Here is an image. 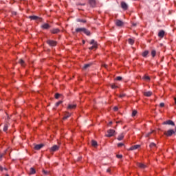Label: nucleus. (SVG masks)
I'll list each match as a JSON object with an SVG mask.
<instances>
[{"mask_svg":"<svg viewBox=\"0 0 176 176\" xmlns=\"http://www.w3.org/2000/svg\"><path fill=\"white\" fill-rule=\"evenodd\" d=\"M89 44L93 45L89 48L90 50H93L94 49H97V47H98V44L97 43V41H94V39L91 40Z\"/></svg>","mask_w":176,"mask_h":176,"instance_id":"nucleus-1","label":"nucleus"},{"mask_svg":"<svg viewBox=\"0 0 176 176\" xmlns=\"http://www.w3.org/2000/svg\"><path fill=\"white\" fill-rule=\"evenodd\" d=\"M173 134H175V131L173 129H169L164 132V135H166V137H171Z\"/></svg>","mask_w":176,"mask_h":176,"instance_id":"nucleus-2","label":"nucleus"},{"mask_svg":"<svg viewBox=\"0 0 176 176\" xmlns=\"http://www.w3.org/2000/svg\"><path fill=\"white\" fill-rule=\"evenodd\" d=\"M115 24L117 27H123L124 25V23L119 19L116 20Z\"/></svg>","mask_w":176,"mask_h":176,"instance_id":"nucleus-3","label":"nucleus"},{"mask_svg":"<svg viewBox=\"0 0 176 176\" xmlns=\"http://www.w3.org/2000/svg\"><path fill=\"white\" fill-rule=\"evenodd\" d=\"M47 43L50 46H57V41L53 40H48L47 41Z\"/></svg>","mask_w":176,"mask_h":176,"instance_id":"nucleus-4","label":"nucleus"},{"mask_svg":"<svg viewBox=\"0 0 176 176\" xmlns=\"http://www.w3.org/2000/svg\"><path fill=\"white\" fill-rule=\"evenodd\" d=\"M89 3L91 8H96L97 6V1L96 0H89Z\"/></svg>","mask_w":176,"mask_h":176,"instance_id":"nucleus-5","label":"nucleus"},{"mask_svg":"<svg viewBox=\"0 0 176 176\" xmlns=\"http://www.w3.org/2000/svg\"><path fill=\"white\" fill-rule=\"evenodd\" d=\"M114 134H115V130L109 129L107 131V135L106 136L107 137H113Z\"/></svg>","mask_w":176,"mask_h":176,"instance_id":"nucleus-6","label":"nucleus"},{"mask_svg":"<svg viewBox=\"0 0 176 176\" xmlns=\"http://www.w3.org/2000/svg\"><path fill=\"white\" fill-rule=\"evenodd\" d=\"M121 8L124 10H127V9H129V6H127V3H126V2L122 1L121 2Z\"/></svg>","mask_w":176,"mask_h":176,"instance_id":"nucleus-7","label":"nucleus"},{"mask_svg":"<svg viewBox=\"0 0 176 176\" xmlns=\"http://www.w3.org/2000/svg\"><path fill=\"white\" fill-rule=\"evenodd\" d=\"M162 124H169L170 126H175V124L174 123V122H173V120H170L164 122Z\"/></svg>","mask_w":176,"mask_h":176,"instance_id":"nucleus-8","label":"nucleus"},{"mask_svg":"<svg viewBox=\"0 0 176 176\" xmlns=\"http://www.w3.org/2000/svg\"><path fill=\"white\" fill-rule=\"evenodd\" d=\"M138 148H141V145L136 144V145L132 146L129 148V151H135V149H138Z\"/></svg>","mask_w":176,"mask_h":176,"instance_id":"nucleus-9","label":"nucleus"},{"mask_svg":"<svg viewBox=\"0 0 176 176\" xmlns=\"http://www.w3.org/2000/svg\"><path fill=\"white\" fill-rule=\"evenodd\" d=\"M29 19H30V20H38L39 21H42V19L39 18L38 16H30Z\"/></svg>","mask_w":176,"mask_h":176,"instance_id":"nucleus-10","label":"nucleus"},{"mask_svg":"<svg viewBox=\"0 0 176 176\" xmlns=\"http://www.w3.org/2000/svg\"><path fill=\"white\" fill-rule=\"evenodd\" d=\"M164 35H166V32H164V30H160L158 32L159 38H164Z\"/></svg>","mask_w":176,"mask_h":176,"instance_id":"nucleus-11","label":"nucleus"},{"mask_svg":"<svg viewBox=\"0 0 176 176\" xmlns=\"http://www.w3.org/2000/svg\"><path fill=\"white\" fill-rule=\"evenodd\" d=\"M59 147L57 145H54L51 148H50V152H56V151H58Z\"/></svg>","mask_w":176,"mask_h":176,"instance_id":"nucleus-12","label":"nucleus"},{"mask_svg":"<svg viewBox=\"0 0 176 176\" xmlns=\"http://www.w3.org/2000/svg\"><path fill=\"white\" fill-rule=\"evenodd\" d=\"M41 28H43V30H49L50 28V25H49L48 23H44L43 25H42Z\"/></svg>","mask_w":176,"mask_h":176,"instance_id":"nucleus-13","label":"nucleus"},{"mask_svg":"<svg viewBox=\"0 0 176 176\" xmlns=\"http://www.w3.org/2000/svg\"><path fill=\"white\" fill-rule=\"evenodd\" d=\"M41 148H43V144H36L34 146V149H36V151H39V149H41Z\"/></svg>","mask_w":176,"mask_h":176,"instance_id":"nucleus-14","label":"nucleus"},{"mask_svg":"<svg viewBox=\"0 0 176 176\" xmlns=\"http://www.w3.org/2000/svg\"><path fill=\"white\" fill-rule=\"evenodd\" d=\"M152 94H153V93L151 91L144 93V96H145V97H151V96H152Z\"/></svg>","mask_w":176,"mask_h":176,"instance_id":"nucleus-15","label":"nucleus"},{"mask_svg":"<svg viewBox=\"0 0 176 176\" xmlns=\"http://www.w3.org/2000/svg\"><path fill=\"white\" fill-rule=\"evenodd\" d=\"M71 117V113H68V112H66L65 113V116L63 117V120H65L67 119H68V118Z\"/></svg>","mask_w":176,"mask_h":176,"instance_id":"nucleus-16","label":"nucleus"},{"mask_svg":"<svg viewBox=\"0 0 176 176\" xmlns=\"http://www.w3.org/2000/svg\"><path fill=\"white\" fill-rule=\"evenodd\" d=\"M138 167H139L140 168H146V165L142 164V163H138L137 164Z\"/></svg>","mask_w":176,"mask_h":176,"instance_id":"nucleus-17","label":"nucleus"},{"mask_svg":"<svg viewBox=\"0 0 176 176\" xmlns=\"http://www.w3.org/2000/svg\"><path fill=\"white\" fill-rule=\"evenodd\" d=\"M51 32L52 34H58V32H60V29L58 28L52 29L51 30Z\"/></svg>","mask_w":176,"mask_h":176,"instance_id":"nucleus-18","label":"nucleus"},{"mask_svg":"<svg viewBox=\"0 0 176 176\" xmlns=\"http://www.w3.org/2000/svg\"><path fill=\"white\" fill-rule=\"evenodd\" d=\"M76 108V104H68L67 109H75Z\"/></svg>","mask_w":176,"mask_h":176,"instance_id":"nucleus-19","label":"nucleus"},{"mask_svg":"<svg viewBox=\"0 0 176 176\" xmlns=\"http://www.w3.org/2000/svg\"><path fill=\"white\" fill-rule=\"evenodd\" d=\"M151 149H156L157 147L156 146V144L152 142L150 144Z\"/></svg>","mask_w":176,"mask_h":176,"instance_id":"nucleus-20","label":"nucleus"},{"mask_svg":"<svg viewBox=\"0 0 176 176\" xmlns=\"http://www.w3.org/2000/svg\"><path fill=\"white\" fill-rule=\"evenodd\" d=\"M83 32H84V34H85V35H87L88 36H89V35H91L90 31H89L86 28H84Z\"/></svg>","mask_w":176,"mask_h":176,"instance_id":"nucleus-21","label":"nucleus"},{"mask_svg":"<svg viewBox=\"0 0 176 176\" xmlns=\"http://www.w3.org/2000/svg\"><path fill=\"white\" fill-rule=\"evenodd\" d=\"M85 30V28H76V32H83Z\"/></svg>","mask_w":176,"mask_h":176,"instance_id":"nucleus-22","label":"nucleus"},{"mask_svg":"<svg viewBox=\"0 0 176 176\" xmlns=\"http://www.w3.org/2000/svg\"><path fill=\"white\" fill-rule=\"evenodd\" d=\"M148 54H149V51L146 50V51H144V52L142 54V56L143 57H146V56H148Z\"/></svg>","mask_w":176,"mask_h":176,"instance_id":"nucleus-23","label":"nucleus"},{"mask_svg":"<svg viewBox=\"0 0 176 176\" xmlns=\"http://www.w3.org/2000/svg\"><path fill=\"white\" fill-rule=\"evenodd\" d=\"M123 138H124V135H123V133L120 134L118 137V141H122V140H123Z\"/></svg>","mask_w":176,"mask_h":176,"instance_id":"nucleus-24","label":"nucleus"},{"mask_svg":"<svg viewBox=\"0 0 176 176\" xmlns=\"http://www.w3.org/2000/svg\"><path fill=\"white\" fill-rule=\"evenodd\" d=\"M128 42H129V45H134L135 41H134V39H133V38H129V39L128 40Z\"/></svg>","mask_w":176,"mask_h":176,"instance_id":"nucleus-25","label":"nucleus"},{"mask_svg":"<svg viewBox=\"0 0 176 176\" xmlns=\"http://www.w3.org/2000/svg\"><path fill=\"white\" fill-rule=\"evenodd\" d=\"M151 56H152V57L156 56V50H151Z\"/></svg>","mask_w":176,"mask_h":176,"instance_id":"nucleus-26","label":"nucleus"},{"mask_svg":"<svg viewBox=\"0 0 176 176\" xmlns=\"http://www.w3.org/2000/svg\"><path fill=\"white\" fill-rule=\"evenodd\" d=\"M91 145H92V146H97V145H98L97 141L92 140L91 141Z\"/></svg>","mask_w":176,"mask_h":176,"instance_id":"nucleus-27","label":"nucleus"},{"mask_svg":"<svg viewBox=\"0 0 176 176\" xmlns=\"http://www.w3.org/2000/svg\"><path fill=\"white\" fill-rule=\"evenodd\" d=\"M77 21H78V23H87V21L85 19H77Z\"/></svg>","mask_w":176,"mask_h":176,"instance_id":"nucleus-28","label":"nucleus"},{"mask_svg":"<svg viewBox=\"0 0 176 176\" xmlns=\"http://www.w3.org/2000/svg\"><path fill=\"white\" fill-rule=\"evenodd\" d=\"M36 171L35 170V168H30V174H36Z\"/></svg>","mask_w":176,"mask_h":176,"instance_id":"nucleus-29","label":"nucleus"},{"mask_svg":"<svg viewBox=\"0 0 176 176\" xmlns=\"http://www.w3.org/2000/svg\"><path fill=\"white\" fill-rule=\"evenodd\" d=\"M91 65V64H86L83 67V69H87V68H89Z\"/></svg>","mask_w":176,"mask_h":176,"instance_id":"nucleus-30","label":"nucleus"},{"mask_svg":"<svg viewBox=\"0 0 176 176\" xmlns=\"http://www.w3.org/2000/svg\"><path fill=\"white\" fill-rule=\"evenodd\" d=\"M143 78L145 80H151V78L148 76H144L143 77Z\"/></svg>","mask_w":176,"mask_h":176,"instance_id":"nucleus-31","label":"nucleus"},{"mask_svg":"<svg viewBox=\"0 0 176 176\" xmlns=\"http://www.w3.org/2000/svg\"><path fill=\"white\" fill-rule=\"evenodd\" d=\"M135 115H137V110H133L132 111V117L134 118V116H135Z\"/></svg>","mask_w":176,"mask_h":176,"instance_id":"nucleus-32","label":"nucleus"},{"mask_svg":"<svg viewBox=\"0 0 176 176\" xmlns=\"http://www.w3.org/2000/svg\"><path fill=\"white\" fill-rule=\"evenodd\" d=\"M8 124H6L5 125H4V127H3V131H8Z\"/></svg>","mask_w":176,"mask_h":176,"instance_id":"nucleus-33","label":"nucleus"},{"mask_svg":"<svg viewBox=\"0 0 176 176\" xmlns=\"http://www.w3.org/2000/svg\"><path fill=\"white\" fill-rule=\"evenodd\" d=\"M153 133H155V131H151V132H148V133L146 135V137H150L151 135Z\"/></svg>","mask_w":176,"mask_h":176,"instance_id":"nucleus-34","label":"nucleus"},{"mask_svg":"<svg viewBox=\"0 0 176 176\" xmlns=\"http://www.w3.org/2000/svg\"><path fill=\"white\" fill-rule=\"evenodd\" d=\"M19 63L21 65H22V67H24V60L23 59L19 60Z\"/></svg>","mask_w":176,"mask_h":176,"instance_id":"nucleus-35","label":"nucleus"},{"mask_svg":"<svg viewBox=\"0 0 176 176\" xmlns=\"http://www.w3.org/2000/svg\"><path fill=\"white\" fill-rule=\"evenodd\" d=\"M111 87V89H118V85L115 84H112Z\"/></svg>","mask_w":176,"mask_h":176,"instance_id":"nucleus-36","label":"nucleus"},{"mask_svg":"<svg viewBox=\"0 0 176 176\" xmlns=\"http://www.w3.org/2000/svg\"><path fill=\"white\" fill-rule=\"evenodd\" d=\"M124 146V144H123V143H118V148H121V146Z\"/></svg>","mask_w":176,"mask_h":176,"instance_id":"nucleus-37","label":"nucleus"},{"mask_svg":"<svg viewBox=\"0 0 176 176\" xmlns=\"http://www.w3.org/2000/svg\"><path fill=\"white\" fill-rule=\"evenodd\" d=\"M0 170H1V171H3V170H5L6 171H8V168H3L2 166H0Z\"/></svg>","mask_w":176,"mask_h":176,"instance_id":"nucleus-38","label":"nucleus"},{"mask_svg":"<svg viewBox=\"0 0 176 176\" xmlns=\"http://www.w3.org/2000/svg\"><path fill=\"white\" fill-rule=\"evenodd\" d=\"M116 157H118V159H122V157H123V155L118 154L116 155Z\"/></svg>","mask_w":176,"mask_h":176,"instance_id":"nucleus-39","label":"nucleus"},{"mask_svg":"<svg viewBox=\"0 0 176 176\" xmlns=\"http://www.w3.org/2000/svg\"><path fill=\"white\" fill-rule=\"evenodd\" d=\"M55 98H56V99L60 98V94H55Z\"/></svg>","mask_w":176,"mask_h":176,"instance_id":"nucleus-40","label":"nucleus"},{"mask_svg":"<svg viewBox=\"0 0 176 176\" xmlns=\"http://www.w3.org/2000/svg\"><path fill=\"white\" fill-rule=\"evenodd\" d=\"M62 103H63V101L57 102L56 103V107H58V105H60V104H62Z\"/></svg>","mask_w":176,"mask_h":176,"instance_id":"nucleus-41","label":"nucleus"},{"mask_svg":"<svg viewBox=\"0 0 176 176\" xmlns=\"http://www.w3.org/2000/svg\"><path fill=\"white\" fill-rule=\"evenodd\" d=\"M43 174H45V175H48V174H49V172L46 171L45 170H43Z\"/></svg>","mask_w":176,"mask_h":176,"instance_id":"nucleus-42","label":"nucleus"},{"mask_svg":"<svg viewBox=\"0 0 176 176\" xmlns=\"http://www.w3.org/2000/svg\"><path fill=\"white\" fill-rule=\"evenodd\" d=\"M119 97H120V98H123V97H126V94H120V95L119 96Z\"/></svg>","mask_w":176,"mask_h":176,"instance_id":"nucleus-43","label":"nucleus"},{"mask_svg":"<svg viewBox=\"0 0 176 176\" xmlns=\"http://www.w3.org/2000/svg\"><path fill=\"white\" fill-rule=\"evenodd\" d=\"M160 107L161 108H164V102L160 103Z\"/></svg>","mask_w":176,"mask_h":176,"instance_id":"nucleus-44","label":"nucleus"},{"mask_svg":"<svg viewBox=\"0 0 176 176\" xmlns=\"http://www.w3.org/2000/svg\"><path fill=\"white\" fill-rule=\"evenodd\" d=\"M116 80H122V77H120V76H118V77H116Z\"/></svg>","mask_w":176,"mask_h":176,"instance_id":"nucleus-45","label":"nucleus"},{"mask_svg":"<svg viewBox=\"0 0 176 176\" xmlns=\"http://www.w3.org/2000/svg\"><path fill=\"white\" fill-rule=\"evenodd\" d=\"M113 109H114V111H118L119 109L118 108V107H115L114 108H113Z\"/></svg>","mask_w":176,"mask_h":176,"instance_id":"nucleus-46","label":"nucleus"},{"mask_svg":"<svg viewBox=\"0 0 176 176\" xmlns=\"http://www.w3.org/2000/svg\"><path fill=\"white\" fill-rule=\"evenodd\" d=\"M2 157H3V154L0 153V160H1V159H2Z\"/></svg>","mask_w":176,"mask_h":176,"instance_id":"nucleus-47","label":"nucleus"},{"mask_svg":"<svg viewBox=\"0 0 176 176\" xmlns=\"http://www.w3.org/2000/svg\"><path fill=\"white\" fill-rule=\"evenodd\" d=\"M107 173H111V168H108L107 170Z\"/></svg>","mask_w":176,"mask_h":176,"instance_id":"nucleus-48","label":"nucleus"},{"mask_svg":"<svg viewBox=\"0 0 176 176\" xmlns=\"http://www.w3.org/2000/svg\"><path fill=\"white\" fill-rule=\"evenodd\" d=\"M111 124H112V122L111 121L109 122V126H111Z\"/></svg>","mask_w":176,"mask_h":176,"instance_id":"nucleus-49","label":"nucleus"},{"mask_svg":"<svg viewBox=\"0 0 176 176\" xmlns=\"http://www.w3.org/2000/svg\"><path fill=\"white\" fill-rule=\"evenodd\" d=\"M102 66L104 67V68H107V65H103Z\"/></svg>","mask_w":176,"mask_h":176,"instance_id":"nucleus-50","label":"nucleus"},{"mask_svg":"<svg viewBox=\"0 0 176 176\" xmlns=\"http://www.w3.org/2000/svg\"><path fill=\"white\" fill-rule=\"evenodd\" d=\"M175 104H176V98H174Z\"/></svg>","mask_w":176,"mask_h":176,"instance_id":"nucleus-51","label":"nucleus"},{"mask_svg":"<svg viewBox=\"0 0 176 176\" xmlns=\"http://www.w3.org/2000/svg\"><path fill=\"white\" fill-rule=\"evenodd\" d=\"M133 27H135V25H137V24L133 23Z\"/></svg>","mask_w":176,"mask_h":176,"instance_id":"nucleus-52","label":"nucleus"},{"mask_svg":"<svg viewBox=\"0 0 176 176\" xmlns=\"http://www.w3.org/2000/svg\"><path fill=\"white\" fill-rule=\"evenodd\" d=\"M6 176H9V175H8V174H6Z\"/></svg>","mask_w":176,"mask_h":176,"instance_id":"nucleus-53","label":"nucleus"},{"mask_svg":"<svg viewBox=\"0 0 176 176\" xmlns=\"http://www.w3.org/2000/svg\"><path fill=\"white\" fill-rule=\"evenodd\" d=\"M82 43H85V41H82Z\"/></svg>","mask_w":176,"mask_h":176,"instance_id":"nucleus-54","label":"nucleus"},{"mask_svg":"<svg viewBox=\"0 0 176 176\" xmlns=\"http://www.w3.org/2000/svg\"><path fill=\"white\" fill-rule=\"evenodd\" d=\"M116 123H119V122H116Z\"/></svg>","mask_w":176,"mask_h":176,"instance_id":"nucleus-55","label":"nucleus"}]
</instances>
